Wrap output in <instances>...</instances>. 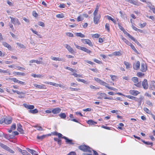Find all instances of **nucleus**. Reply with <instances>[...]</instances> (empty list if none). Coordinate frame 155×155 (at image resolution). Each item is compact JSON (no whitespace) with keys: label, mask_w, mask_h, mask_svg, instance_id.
Instances as JSON below:
<instances>
[{"label":"nucleus","mask_w":155,"mask_h":155,"mask_svg":"<svg viewBox=\"0 0 155 155\" xmlns=\"http://www.w3.org/2000/svg\"><path fill=\"white\" fill-rule=\"evenodd\" d=\"M29 62L30 63H36L37 64H39L41 63V62L38 60H33L30 61Z\"/></svg>","instance_id":"nucleus-36"},{"label":"nucleus","mask_w":155,"mask_h":155,"mask_svg":"<svg viewBox=\"0 0 155 155\" xmlns=\"http://www.w3.org/2000/svg\"><path fill=\"white\" fill-rule=\"evenodd\" d=\"M125 34L129 38L131 39L132 40L134 41L136 43H137L138 45H140V44L139 43L138 41L137 40H136L129 33H128L127 31L125 33Z\"/></svg>","instance_id":"nucleus-12"},{"label":"nucleus","mask_w":155,"mask_h":155,"mask_svg":"<svg viewBox=\"0 0 155 155\" xmlns=\"http://www.w3.org/2000/svg\"><path fill=\"white\" fill-rule=\"evenodd\" d=\"M131 47V48L137 54H138V52L136 49L135 47L132 44L130 45Z\"/></svg>","instance_id":"nucleus-41"},{"label":"nucleus","mask_w":155,"mask_h":155,"mask_svg":"<svg viewBox=\"0 0 155 155\" xmlns=\"http://www.w3.org/2000/svg\"><path fill=\"white\" fill-rule=\"evenodd\" d=\"M125 97L129 99H130L133 100H134L135 97L134 96L130 95H126Z\"/></svg>","instance_id":"nucleus-49"},{"label":"nucleus","mask_w":155,"mask_h":155,"mask_svg":"<svg viewBox=\"0 0 155 155\" xmlns=\"http://www.w3.org/2000/svg\"><path fill=\"white\" fill-rule=\"evenodd\" d=\"M124 64L125 65L126 68L127 69H128L131 67V64H130L129 62L126 61H124Z\"/></svg>","instance_id":"nucleus-29"},{"label":"nucleus","mask_w":155,"mask_h":155,"mask_svg":"<svg viewBox=\"0 0 155 155\" xmlns=\"http://www.w3.org/2000/svg\"><path fill=\"white\" fill-rule=\"evenodd\" d=\"M125 1L136 5L139 6L140 5V3L137 1H134L133 0H125Z\"/></svg>","instance_id":"nucleus-16"},{"label":"nucleus","mask_w":155,"mask_h":155,"mask_svg":"<svg viewBox=\"0 0 155 155\" xmlns=\"http://www.w3.org/2000/svg\"><path fill=\"white\" fill-rule=\"evenodd\" d=\"M140 62L138 61L136 63L134 64L133 65V68L135 70H138L140 68Z\"/></svg>","instance_id":"nucleus-15"},{"label":"nucleus","mask_w":155,"mask_h":155,"mask_svg":"<svg viewBox=\"0 0 155 155\" xmlns=\"http://www.w3.org/2000/svg\"><path fill=\"white\" fill-rule=\"evenodd\" d=\"M69 88L71 91H78L81 90L80 88H74L71 87H70Z\"/></svg>","instance_id":"nucleus-46"},{"label":"nucleus","mask_w":155,"mask_h":155,"mask_svg":"<svg viewBox=\"0 0 155 155\" xmlns=\"http://www.w3.org/2000/svg\"><path fill=\"white\" fill-rule=\"evenodd\" d=\"M143 110L146 112L147 113L150 114L151 115V114H152L151 113V111L149 110L147 108V107H144L143 108Z\"/></svg>","instance_id":"nucleus-33"},{"label":"nucleus","mask_w":155,"mask_h":155,"mask_svg":"<svg viewBox=\"0 0 155 155\" xmlns=\"http://www.w3.org/2000/svg\"><path fill=\"white\" fill-rule=\"evenodd\" d=\"M75 35L77 37H79L82 38H84L85 36L84 35L82 34L81 33H75Z\"/></svg>","instance_id":"nucleus-32"},{"label":"nucleus","mask_w":155,"mask_h":155,"mask_svg":"<svg viewBox=\"0 0 155 155\" xmlns=\"http://www.w3.org/2000/svg\"><path fill=\"white\" fill-rule=\"evenodd\" d=\"M77 81H78L79 82H81L84 83H86V81L84 79H77Z\"/></svg>","instance_id":"nucleus-54"},{"label":"nucleus","mask_w":155,"mask_h":155,"mask_svg":"<svg viewBox=\"0 0 155 155\" xmlns=\"http://www.w3.org/2000/svg\"><path fill=\"white\" fill-rule=\"evenodd\" d=\"M45 137V136L44 135H42L41 136H37V138L38 139L42 140Z\"/></svg>","instance_id":"nucleus-55"},{"label":"nucleus","mask_w":155,"mask_h":155,"mask_svg":"<svg viewBox=\"0 0 155 155\" xmlns=\"http://www.w3.org/2000/svg\"><path fill=\"white\" fill-rule=\"evenodd\" d=\"M144 99V98L143 97H141L139 98L135 97L134 100H135L136 102H138L140 104H141L142 101Z\"/></svg>","instance_id":"nucleus-20"},{"label":"nucleus","mask_w":155,"mask_h":155,"mask_svg":"<svg viewBox=\"0 0 155 155\" xmlns=\"http://www.w3.org/2000/svg\"><path fill=\"white\" fill-rule=\"evenodd\" d=\"M23 105L24 107L28 109H29V112L32 114H35L38 112V110L37 109H35L33 110L35 107L33 105L28 104H24Z\"/></svg>","instance_id":"nucleus-3"},{"label":"nucleus","mask_w":155,"mask_h":155,"mask_svg":"<svg viewBox=\"0 0 155 155\" xmlns=\"http://www.w3.org/2000/svg\"><path fill=\"white\" fill-rule=\"evenodd\" d=\"M121 39L127 45L130 46L131 44L130 41L124 38L122 36H121Z\"/></svg>","instance_id":"nucleus-27"},{"label":"nucleus","mask_w":155,"mask_h":155,"mask_svg":"<svg viewBox=\"0 0 155 155\" xmlns=\"http://www.w3.org/2000/svg\"><path fill=\"white\" fill-rule=\"evenodd\" d=\"M61 110V109L59 107L54 108L52 109V113L54 114H59Z\"/></svg>","instance_id":"nucleus-9"},{"label":"nucleus","mask_w":155,"mask_h":155,"mask_svg":"<svg viewBox=\"0 0 155 155\" xmlns=\"http://www.w3.org/2000/svg\"><path fill=\"white\" fill-rule=\"evenodd\" d=\"M150 87L153 90H155V82L154 81H151Z\"/></svg>","instance_id":"nucleus-23"},{"label":"nucleus","mask_w":155,"mask_h":155,"mask_svg":"<svg viewBox=\"0 0 155 155\" xmlns=\"http://www.w3.org/2000/svg\"><path fill=\"white\" fill-rule=\"evenodd\" d=\"M62 138L64 139L65 140V142L66 143L70 144H73L74 143L73 142V140H72L69 139L67 137L63 136L62 137Z\"/></svg>","instance_id":"nucleus-13"},{"label":"nucleus","mask_w":155,"mask_h":155,"mask_svg":"<svg viewBox=\"0 0 155 155\" xmlns=\"http://www.w3.org/2000/svg\"><path fill=\"white\" fill-rule=\"evenodd\" d=\"M94 79L95 81H96L98 83L100 84L105 87L113 91H117L118 90L116 88L113 87H111L109 86V84L107 83L104 82L102 80H101L99 78H94Z\"/></svg>","instance_id":"nucleus-1"},{"label":"nucleus","mask_w":155,"mask_h":155,"mask_svg":"<svg viewBox=\"0 0 155 155\" xmlns=\"http://www.w3.org/2000/svg\"><path fill=\"white\" fill-rule=\"evenodd\" d=\"M81 41H83L84 43L88 44L89 46L92 47L93 45L90 40L88 39H82Z\"/></svg>","instance_id":"nucleus-8"},{"label":"nucleus","mask_w":155,"mask_h":155,"mask_svg":"<svg viewBox=\"0 0 155 155\" xmlns=\"http://www.w3.org/2000/svg\"><path fill=\"white\" fill-rule=\"evenodd\" d=\"M51 59L55 61H61L62 60L61 59L59 58L53 57L51 58Z\"/></svg>","instance_id":"nucleus-53"},{"label":"nucleus","mask_w":155,"mask_h":155,"mask_svg":"<svg viewBox=\"0 0 155 155\" xmlns=\"http://www.w3.org/2000/svg\"><path fill=\"white\" fill-rule=\"evenodd\" d=\"M66 35L69 37H73L74 36V35L73 33L70 32H67L66 33Z\"/></svg>","instance_id":"nucleus-50"},{"label":"nucleus","mask_w":155,"mask_h":155,"mask_svg":"<svg viewBox=\"0 0 155 155\" xmlns=\"http://www.w3.org/2000/svg\"><path fill=\"white\" fill-rule=\"evenodd\" d=\"M147 69V65L145 63H142L141 65L140 71L142 72H145Z\"/></svg>","instance_id":"nucleus-11"},{"label":"nucleus","mask_w":155,"mask_h":155,"mask_svg":"<svg viewBox=\"0 0 155 155\" xmlns=\"http://www.w3.org/2000/svg\"><path fill=\"white\" fill-rule=\"evenodd\" d=\"M56 17L59 18H62L64 17V16L62 14H59L57 15Z\"/></svg>","instance_id":"nucleus-56"},{"label":"nucleus","mask_w":155,"mask_h":155,"mask_svg":"<svg viewBox=\"0 0 155 155\" xmlns=\"http://www.w3.org/2000/svg\"><path fill=\"white\" fill-rule=\"evenodd\" d=\"M119 125L120 126H119L118 127V128L119 129L122 130H123V128L122 127H123L124 126V125L122 123H120L119 124Z\"/></svg>","instance_id":"nucleus-58"},{"label":"nucleus","mask_w":155,"mask_h":155,"mask_svg":"<svg viewBox=\"0 0 155 155\" xmlns=\"http://www.w3.org/2000/svg\"><path fill=\"white\" fill-rule=\"evenodd\" d=\"M32 76L34 78H41L43 77V76L41 74H33Z\"/></svg>","instance_id":"nucleus-43"},{"label":"nucleus","mask_w":155,"mask_h":155,"mask_svg":"<svg viewBox=\"0 0 155 155\" xmlns=\"http://www.w3.org/2000/svg\"><path fill=\"white\" fill-rule=\"evenodd\" d=\"M106 17H107V18L109 20H111L113 22L114 24H116V20L115 19H114V18H112L111 17H110V16H109V15H107L106 16Z\"/></svg>","instance_id":"nucleus-34"},{"label":"nucleus","mask_w":155,"mask_h":155,"mask_svg":"<svg viewBox=\"0 0 155 155\" xmlns=\"http://www.w3.org/2000/svg\"><path fill=\"white\" fill-rule=\"evenodd\" d=\"M17 94L19 95H25V92H20L18 91H17L16 93Z\"/></svg>","instance_id":"nucleus-60"},{"label":"nucleus","mask_w":155,"mask_h":155,"mask_svg":"<svg viewBox=\"0 0 155 155\" xmlns=\"http://www.w3.org/2000/svg\"><path fill=\"white\" fill-rule=\"evenodd\" d=\"M81 50L88 54H90L91 53V51L85 47H81Z\"/></svg>","instance_id":"nucleus-26"},{"label":"nucleus","mask_w":155,"mask_h":155,"mask_svg":"<svg viewBox=\"0 0 155 155\" xmlns=\"http://www.w3.org/2000/svg\"><path fill=\"white\" fill-rule=\"evenodd\" d=\"M105 28L106 30L109 32L110 31V25L108 23H106L105 25Z\"/></svg>","instance_id":"nucleus-38"},{"label":"nucleus","mask_w":155,"mask_h":155,"mask_svg":"<svg viewBox=\"0 0 155 155\" xmlns=\"http://www.w3.org/2000/svg\"><path fill=\"white\" fill-rule=\"evenodd\" d=\"M3 45L5 47L7 48L9 50L11 49V46L6 42H3L2 43Z\"/></svg>","instance_id":"nucleus-28"},{"label":"nucleus","mask_w":155,"mask_h":155,"mask_svg":"<svg viewBox=\"0 0 155 155\" xmlns=\"http://www.w3.org/2000/svg\"><path fill=\"white\" fill-rule=\"evenodd\" d=\"M101 127L103 128H104V129H106L107 130H111V127H109L105 126H104V125H102L101 126Z\"/></svg>","instance_id":"nucleus-57"},{"label":"nucleus","mask_w":155,"mask_h":155,"mask_svg":"<svg viewBox=\"0 0 155 155\" xmlns=\"http://www.w3.org/2000/svg\"><path fill=\"white\" fill-rule=\"evenodd\" d=\"M77 21L78 22L82 21L83 19L80 16H78L77 18Z\"/></svg>","instance_id":"nucleus-61"},{"label":"nucleus","mask_w":155,"mask_h":155,"mask_svg":"<svg viewBox=\"0 0 155 155\" xmlns=\"http://www.w3.org/2000/svg\"><path fill=\"white\" fill-rule=\"evenodd\" d=\"M12 121V118L11 117H6L4 119H2L0 121V123L2 124L5 123L6 124H11Z\"/></svg>","instance_id":"nucleus-5"},{"label":"nucleus","mask_w":155,"mask_h":155,"mask_svg":"<svg viewBox=\"0 0 155 155\" xmlns=\"http://www.w3.org/2000/svg\"><path fill=\"white\" fill-rule=\"evenodd\" d=\"M16 128V125L15 124H13L11 126L10 129L8 130V131L9 133H11L13 130H15Z\"/></svg>","instance_id":"nucleus-22"},{"label":"nucleus","mask_w":155,"mask_h":155,"mask_svg":"<svg viewBox=\"0 0 155 155\" xmlns=\"http://www.w3.org/2000/svg\"><path fill=\"white\" fill-rule=\"evenodd\" d=\"M79 149L84 152H87L88 153H86L85 155H92V149L89 146L85 145H81L80 146L78 147Z\"/></svg>","instance_id":"nucleus-2"},{"label":"nucleus","mask_w":155,"mask_h":155,"mask_svg":"<svg viewBox=\"0 0 155 155\" xmlns=\"http://www.w3.org/2000/svg\"><path fill=\"white\" fill-rule=\"evenodd\" d=\"M118 25L119 28L120 29V30H121L122 31H123L125 33L126 32V31H125V32H124L125 30L124 28L120 24H118Z\"/></svg>","instance_id":"nucleus-51"},{"label":"nucleus","mask_w":155,"mask_h":155,"mask_svg":"<svg viewBox=\"0 0 155 155\" xmlns=\"http://www.w3.org/2000/svg\"><path fill=\"white\" fill-rule=\"evenodd\" d=\"M32 15L35 17H37L38 15V14L36 13L35 11H34L32 12Z\"/></svg>","instance_id":"nucleus-48"},{"label":"nucleus","mask_w":155,"mask_h":155,"mask_svg":"<svg viewBox=\"0 0 155 155\" xmlns=\"http://www.w3.org/2000/svg\"><path fill=\"white\" fill-rule=\"evenodd\" d=\"M18 127L17 130L21 134H24V131L22 128V126L20 124H18Z\"/></svg>","instance_id":"nucleus-19"},{"label":"nucleus","mask_w":155,"mask_h":155,"mask_svg":"<svg viewBox=\"0 0 155 155\" xmlns=\"http://www.w3.org/2000/svg\"><path fill=\"white\" fill-rule=\"evenodd\" d=\"M142 85L143 88L145 89H147L148 87L147 81L146 79H144L142 82Z\"/></svg>","instance_id":"nucleus-10"},{"label":"nucleus","mask_w":155,"mask_h":155,"mask_svg":"<svg viewBox=\"0 0 155 155\" xmlns=\"http://www.w3.org/2000/svg\"><path fill=\"white\" fill-rule=\"evenodd\" d=\"M132 28L134 30H135V31H137L139 32L140 33L143 32V30H142L141 29L137 28L136 27L134 26V25H133V24H132Z\"/></svg>","instance_id":"nucleus-30"},{"label":"nucleus","mask_w":155,"mask_h":155,"mask_svg":"<svg viewBox=\"0 0 155 155\" xmlns=\"http://www.w3.org/2000/svg\"><path fill=\"white\" fill-rule=\"evenodd\" d=\"M132 80L134 83V85L137 87H140L141 86V82H138V79L137 77H133L132 78Z\"/></svg>","instance_id":"nucleus-7"},{"label":"nucleus","mask_w":155,"mask_h":155,"mask_svg":"<svg viewBox=\"0 0 155 155\" xmlns=\"http://www.w3.org/2000/svg\"><path fill=\"white\" fill-rule=\"evenodd\" d=\"M100 36V35L98 34H95L92 35V37L94 38H98Z\"/></svg>","instance_id":"nucleus-47"},{"label":"nucleus","mask_w":155,"mask_h":155,"mask_svg":"<svg viewBox=\"0 0 155 155\" xmlns=\"http://www.w3.org/2000/svg\"><path fill=\"white\" fill-rule=\"evenodd\" d=\"M97 95L99 96L97 98L99 99H102L104 98L105 100H113V98L112 97H106L107 94L105 93L98 92L97 93Z\"/></svg>","instance_id":"nucleus-4"},{"label":"nucleus","mask_w":155,"mask_h":155,"mask_svg":"<svg viewBox=\"0 0 155 155\" xmlns=\"http://www.w3.org/2000/svg\"><path fill=\"white\" fill-rule=\"evenodd\" d=\"M12 132V134H9L8 136L11 139L14 138L15 136L18 135L19 134L18 133L17 131H14Z\"/></svg>","instance_id":"nucleus-17"},{"label":"nucleus","mask_w":155,"mask_h":155,"mask_svg":"<svg viewBox=\"0 0 155 155\" xmlns=\"http://www.w3.org/2000/svg\"><path fill=\"white\" fill-rule=\"evenodd\" d=\"M110 77L111 78V79L113 81H116L118 78L115 75H110Z\"/></svg>","instance_id":"nucleus-37"},{"label":"nucleus","mask_w":155,"mask_h":155,"mask_svg":"<svg viewBox=\"0 0 155 155\" xmlns=\"http://www.w3.org/2000/svg\"><path fill=\"white\" fill-rule=\"evenodd\" d=\"M93 61L94 62H95L96 63L98 64H103V62H102V61H99V60H98L96 58H94L93 59Z\"/></svg>","instance_id":"nucleus-44"},{"label":"nucleus","mask_w":155,"mask_h":155,"mask_svg":"<svg viewBox=\"0 0 155 155\" xmlns=\"http://www.w3.org/2000/svg\"><path fill=\"white\" fill-rule=\"evenodd\" d=\"M100 18V16H94V22L95 24H97L98 23Z\"/></svg>","instance_id":"nucleus-18"},{"label":"nucleus","mask_w":155,"mask_h":155,"mask_svg":"<svg viewBox=\"0 0 155 155\" xmlns=\"http://www.w3.org/2000/svg\"><path fill=\"white\" fill-rule=\"evenodd\" d=\"M0 146L3 149L8 151L11 153H15V151L12 150L8 146L0 142Z\"/></svg>","instance_id":"nucleus-6"},{"label":"nucleus","mask_w":155,"mask_h":155,"mask_svg":"<svg viewBox=\"0 0 155 155\" xmlns=\"http://www.w3.org/2000/svg\"><path fill=\"white\" fill-rule=\"evenodd\" d=\"M129 93L130 94L134 96H136L140 93L139 91L135 90H130Z\"/></svg>","instance_id":"nucleus-14"},{"label":"nucleus","mask_w":155,"mask_h":155,"mask_svg":"<svg viewBox=\"0 0 155 155\" xmlns=\"http://www.w3.org/2000/svg\"><path fill=\"white\" fill-rule=\"evenodd\" d=\"M137 75L139 77H142L144 76L145 74H144V73H143L141 72H139L137 73Z\"/></svg>","instance_id":"nucleus-39"},{"label":"nucleus","mask_w":155,"mask_h":155,"mask_svg":"<svg viewBox=\"0 0 155 155\" xmlns=\"http://www.w3.org/2000/svg\"><path fill=\"white\" fill-rule=\"evenodd\" d=\"M54 140L55 141L57 142L58 144L60 145L61 144V140L60 139L57 138H54Z\"/></svg>","instance_id":"nucleus-42"},{"label":"nucleus","mask_w":155,"mask_h":155,"mask_svg":"<svg viewBox=\"0 0 155 155\" xmlns=\"http://www.w3.org/2000/svg\"><path fill=\"white\" fill-rule=\"evenodd\" d=\"M148 7L153 11V12L155 14V8L152 7L151 6H149Z\"/></svg>","instance_id":"nucleus-63"},{"label":"nucleus","mask_w":155,"mask_h":155,"mask_svg":"<svg viewBox=\"0 0 155 155\" xmlns=\"http://www.w3.org/2000/svg\"><path fill=\"white\" fill-rule=\"evenodd\" d=\"M15 73L16 74V75H21V76H24L25 75V74L23 73H21L19 72H15Z\"/></svg>","instance_id":"nucleus-59"},{"label":"nucleus","mask_w":155,"mask_h":155,"mask_svg":"<svg viewBox=\"0 0 155 155\" xmlns=\"http://www.w3.org/2000/svg\"><path fill=\"white\" fill-rule=\"evenodd\" d=\"M59 116L61 118L65 119L66 117V115L64 113H61L59 115Z\"/></svg>","instance_id":"nucleus-35"},{"label":"nucleus","mask_w":155,"mask_h":155,"mask_svg":"<svg viewBox=\"0 0 155 155\" xmlns=\"http://www.w3.org/2000/svg\"><path fill=\"white\" fill-rule=\"evenodd\" d=\"M147 25V23L146 22H144L143 23H140L139 25V26L140 27V28H143L144 27H145Z\"/></svg>","instance_id":"nucleus-40"},{"label":"nucleus","mask_w":155,"mask_h":155,"mask_svg":"<svg viewBox=\"0 0 155 155\" xmlns=\"http://www.w3.org/2000/svg\"><path fill=\"white\" fill-rule=\"evenodd\" d=\"M65 46V47L69 52L72 53H73L74 50L73 48L69 45L66 44Z\"/></svg>","instance_id":"nucleus-24"},{"label":"nucleus","mask_w":155,"mask_h":155,"mask_svg":"<svg viewBox=\"0 0 155 155\" xmlns=\"http://www.w3.org/2000/svg\"><path fill=\"white\" fill-rule=\"evenodd\" d=\"M114 54L115 55H121L120 52L119 51H116L114 52Z\"/></svg>","instance_id":"nucleus-52"},{"label":"nucleus","mask_w":155,"mask_h":155,"mask_svg":"<svg viewBox=\"0 0 155 155\" xmlns=\"http://www.w3.org/2000/svg\"><path fill=\"white\" fill-rule=\"evenodd\" d=\"M141 141L143 143H144L147 144V145H150L151 146L153 145V143L152 142H146L144 140H141Z\"/></svg>","instance_id":"nucleus-45"},{"label":"nucleus","mask_w":155,"mask_h":155,"mask_svg":"<svg viewBox=\"0 0 155 155\" xmlns=\"http://www.w3.org/2000/svg\"><path fill=\"white\" fill-rule=\"evenodd\" d=\"M51 134L52 135L57 136L59 138H61L62 137V135L60 133H58L56 131L51 132Z\"/></svg>","instance_id":"nucleus-25"},{"label":"nucleus","mask_w":155,"mask_h":155,"mask_svg":"<svg viewBox=\"0 0 155 155\" xmlns=\"http://www.w3.org/2000/svg\"><path fill=\"white\" fill-rule=\"evenodd\" d=\"M87 123L90 125H94L97 124V122L94 121L92 120H88L87 122Z\"/></svg>","instance_id":"nucleus-31"},{"label":"nucleus","mask_w":155,"mask_h":155,"mask_svg":"<svg viewBox=\"0 0 155 155\" xmlns=\"http://www.w3.org/2000/svg\"><path fill=\"white\" fill-rule=\"evenodd\" d=\"M45 112L48 114H50L52 113V109L51 108H49L48 110H45Z\"/></svg>","instance_id":"nucleus-62"},{"label":"nucleus","mask_w":155,"mask_h":155,"mask_svg":"<svg viewBox=\"0 0 155 155\" xmlns=\"http://www.w3.org/2000/svg\"><path fill=\"white\" fill-rule=\"evenodd\" d=\"M68 155H76V153L74 151L70 152Z\"/></svg>","instance_id":"nucleus-64"},{"label":"nucleus","mask_w":155,"mask_h":155,"mask_svg":"<svg viewBox=\"0 0 155 155\" xmlns=\"http://www.w3.org/2000/svg\"><path fill=\"white\" fill-rule=\"evenodd\" d=\"M34 85L35 87H36V88H38L39 89H45L46 88V87L45 86L44 84H42L41 85L37 84H34Z\"/></svg>","instance_id":"nucleus-21"}]
</instances>
